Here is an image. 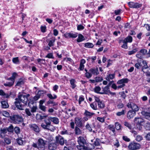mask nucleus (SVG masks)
<instances>
[{
	"instance_id": "a19ab883",
	"label": "nucleus",
	"mask_w": 150,
	"mask_h": 150,
	"mask_svg": "<svg viewBox=\"0 0 150 150\" xmlns=\"http://www.w3.org/2000/svg\"><path fill=\"white\" fill-rule=\"evenodd\" d=\"M125 110H122L121 111V112H119L116 113V115L119 116H121V115H124L125 114Z\"/></svg>"
},
{
	"instance_id": "4d7b16f0",
	"label": "nucleus",
	"mask_w": 150,
	"mask_h": 150,
	"mask_svg": "<svg viewBox=\"0 0 150 150\" xmlns=\"http://www.w3.org/2000/svg\"><path fill=\"white\" fill-rule=\"evenodd\" d=\"M37 61L40 64H44L45 62V59H38Z\"/></svg>"
},
{
	"instance_id": "4c0bfd02",
	"label": "nucleus",
	"mask_w": 150,
	"mask_h": 150,
	"mask_svg": "<svg viewBox=\"0 0 150 150\" xmlns=\"http://www.w3.org/2000/svg\"><path fill=\"white\" fill-rule=\"evenodd\" d=\"M47 96L50 99H54L57 98V96L55 95H54L53 96L50 93H48L47 94Z\"/></svg>"
},
{
	"instance_id": "de8ad7c7",
	"label": "nucleus",
	"mask_w": 150,
	"mask_h": 150,
	"mask_svg": "<svg viewBox=\"0 0 150 150\" xmlns=\"http://www.w3.org/2000/svg\"><path fill=\"white\" fill-rule=\"evenodd\" d=\"M92 76V74L91 73H90L89 72H87L85 73V76L88 79H89Z\"/></svg>"
},
{
	"instance_id": "2eb2a0df",
	"label": "nucleus",
	"mask_w": 150,
	"mask_h": 150,
	"mask_svg": "<svg viewBox=\"0 0 150 150\" xmlns=\"http://www.w3.org/2000/svg\"><path fill=\"white\" fill-rule=\"evenodd\" d=\"M78 142L79 145L84 144L86 143V140L82 137H79L78 138Z\"/></svg>"
},
{
	"instance_id": "603ef678",
	"label": "nucleus",
	"mask_w": 150,
	"mask_h": 150,
	"mask_svg": "<svg viewBox=\"0 0 150 150\" xmlns=\"http://www.w3.org/2000/svg\"><path fill=\"white\" fill-rule=\"evenodd\" d=\"M124 125L125 126L128 127L129 129H131L132 128V126L128 122H125L124 123Z\"/></svg>"
},
{
	"instance_id": "49530a36",
	"label": "nucleus",
	"mask_w": 150,
	"mask_h": 150,
	"mask_svg": "<svg viewBox=\"0 0 150 150\" xmlns=\"http://www.w3.org/2000/svg\"><path fill=\"white\" fill-rule=\"evenodd\" d=\"M25 16L26 15L25 14L23 13H21L20 14V16L22 19V20L21 21H19V22L21 23H23V22L24 18Z\"/></svg>"
},
{
	"instance_id": "cd10ccee",
	"label": "nucleus",
	"mask_w": 150,
	"mask_h": 150,
	"mask_svg": "<svg viewBox=\"0 0 150 150\" xmlns=\"http://www.w3.org/2000/svg\"><path fill=\"white\" fill-rule=\"evenodd\" d=\"M2 107L4 108H8L9 105L8 103L6 101H3L1 102Z\"/></svg>"
},
{
	"instance_id": "aec40b11",
	"label": "nucleus",
	"mask_w": 150,
	"mask_h": 150,
	"mask_svg": "<svg viewBox=\"0 0 150 150\" xmlns=\"http://www.w3.org/2000/svg\"><path fill=\"white\" fill-rule=\"evenodd\" d=\"M129 80L127 78H124L119 80L117 82V84H123L127 83L129 81Z\"/></svg>"
},
{
	"instance_id": "a18cd8bd",
	"label": "nucleus",
	"mask_w": 150,
	"mask_h": 150,
	"mask_svg": "<svg viewBox=\"0 0 150 150\" xmlns=\"http://www.w3.org/2000/svg\"><path fill=\"white\" fill-rule=\"evenodd\" d=\"M96 82H100L103 80V77L101 76L96 77L95 78Z\"/></svg>"
},
{
	"instance_id": "5701e85b",
	"label": "nucleus",
	"mask_w": 150,
	"mask_h": 150,
	"mask_svg": "<svg viewBox=\"0 0 150 150\" xmlns=\"http://www.w3.org/2000/svg\"><path fill=\"white\" fill-rule=\"evenodd\" d=\"M7 132V130L6 128H1L0 129L1 137L2 138H4L5 136V134Z\"/></svg>"
},
{
	"instance_id": "e433bc0d",
	"label": "nucleus",
	"mask_w": 150,
	"mask_h": 150,
	"mask_svg": "<svg viewBox=\"0 0 150 150\" xmlns=\"http://www.w3.org/2000/svg\"><path fill=\"white\" fill-rule=\"evenodd\" d=\"M26 142L24 138L19 137V145H23L25 144Z\"/></svg>"
},
{
	"instance_id": "774afa93",
	"label": "nucleus",
	"mask_w": 150,
	"mask_h": 150,
	"mask_svg": "<svg viewBox=\"0 0 150 150\" xmlns=\"http://www.w3.org/2000/svg\"><path fill=\"white\" fill-rule=\"evenodd\" d=\"M122 138L125 141L129 142L130 141V139L129 138H128L127 136H123L122 137Z\"/></svg>"
},
{
	"instance_id": "680f3d73",
	"label": "nucleus",
	"mask_w": 150,
	"mask_h": 150,
	"mask_svg": "<svg viewBox=\"0 0 150 150\" xmlns=\"http://www.w3.org/2000/svg\"><path fill=\"white\" fill-rule=\"evenodd\" d=\"M7 131L9 132H12L13 131V127L12 125H10L8 129H6Z\"/></svg>"
},
{
	"instance_id": "9b49d317",
	"label": "nucleus",
	"mask_w": 150,
	"mask_h": 150,
	"mask_svg": "<svg viewBox=\"0 0 150 150\" xmlns=\"http://www.w3.org/2000/svg\"><path fill=\"white\" fill-rule=\"evenodd\" d=\"M144 120L141 117H136L134 119V121L136 123L140 125H142Z\"/></svg>"
},
{
	"instance_id": "c756f323",
	"label": "nucleus",
	"mask_w": 150,
	"mask_h": 150,
	"mask_svg": "<svg viewBox=\"0 0 150 150\" xmlns=\"http://www.w3.org/2000/svg\"><path fill=\"white\" fill-rule=\"evenodd\" d=\"M55 40L56 39L54 37H52V40H51L49 41L48 43V45L50 47L54 46V43L55 42Z\"/></svg>"
},
{
	"instance_id": "2f4dec72",
	"label": "nucleus",
	"mask_w": 150,
	"mask_h": 150,
	"mask_svg": "<svg viewBox=\"0 0 150 150\" xmlns=\"http://www.w3.org/2000/svg\"><path fill=\"white\" fill-rule=\"evenodd\" d=\"M138 50V48H134L132 50L128 52V54L129 55H131L134 54Z\"/></svg>"
},
{
	"instance_id": "1a4fd4ad",
	"label": "nucleus",
	"mask_w": 150,
	"mask_h": 150,
	"mask_svg": "<svg viewBox=\"0 0 150 150\" xmlns=\"http://www.w3.org/2000/svg\"><path fill=\"white\" fill-rule=\"evenodd\" d=\"M64 36L66 38H75L78 36V34L76 33H66L64 34Z\"/></svg>"
},
{
	"instance_id": "b1692460",
	"label": "nucleus",
	"mask_w": 150,
	"mask_h": 150,
	"mask_svg": "<svg viewBox=\"0 0 150 150\" xmlns=\"http://www.w3.org/2000/svg\"><path fill=\"white\" fill-rule=\"evenodd\" d=\"M60 134L63 135H69L70 134V132L68 130L64 129L60 132Z\"/></svg>"
},
{
	"instance_id": "8fccbe9b",
	"label": "nucleus",
	"mask_w": 150,
	"mask_h": 150,
	"mask_svg": "<svg viewBox=\"0 0 150 150\" xmlns=\"http://www.w3.org/2000/svg\"><path fill=\"white\" fill-rule=\"evenodd\" d=\"M139 52L140 53H141L142 54L144 55L146 54L147 52V50L146 49H143L141 50Z\"/></svg>"
},
{
	"instance_id": "6ab92c4d",
	"label": "nucleus",
	"mask_w": 150,
	"mask_h": 150,
	"mask_svg": "<svg viewBox=\"0 0 150 150\" xmlns=\"http://www.w3.org/2000/svg\"><path fill=\"white\" fill-rule=\"evenodd\" d=\"M77 148L79 150H89L88 148L84 144L77 145Z\"/></svg>"
},
{
	"instance_id": "473e14b6",
	"label": "nucleus",
	"mask_w": 150,
	"mask_h": 150,
	"mask_svg": "<svg viewBox=\"0 0 150 150\" xmlns=\"http://www.w3.org/2000/svg\"><path fill=\"white\" fill-rule=\"evenodd\" d=\"M98 108L100 109H103L105 106L104 103L102 101H100L98 103Z\"/></svg>"
},
{
	"instance_id": "4be33fe9",
	"label": "nucleus",
	"mask_w": 150,
	"mask_h": 150,
	"mask_svg": "<svg viewBox=\"0 0 150 150\" xmlns=\"http://www.w3.org/2000/svg\"><path fill=\"white\" fill-rule=\"evenodd\" d=\"M142 63L143 64V66L142 67V70L144 72L146 73V71H145L144 69H146L148 68L147 63L146 61L143 60L142 61Z\"/></svg>"
},
{
	"instance_id": "bb28decb",
	"label": "nucleus",
	"mask_w": 150,
	"mask_h": 150,
	"mask_svg": "<svg viewBox=\"0 0 150 150\" xmlns=\"http://www.w3.org/2000/svg\"><path fill=\"white\" fill-rule=\"evenodd\" d=\"M85 40V39L84 36L81 34H79L78 35V37L76 41L79 42H81Z\"/></svg>"
},
{
	"instance_id": "20e7f679",
	"label": "nucleus",
	"mask_w": 150,
	"mask_h": 150,
	"mask_svg": "<svg viewBox=\"0 0 150 150\" xmlns=\"http://www.w3.org/2000/svg\"><path fill=\"white\" fill-rule=\"evenodd\" d=\"M75 122L77 126L82 127L83 126L84 122L81 118L78 117L75 118Z\"/></svg>"
},
{
	"instance_id": "f704fd0d",
	"label": "nucleus",
	"mask_w": 150,
	"mask_h": 150,
	"mask_svg": "<svg viewBox=\"0 0 150 150\" xmlns=\"http://www.w3.org/2000/svg\"><path fill=\"white\" fill-rule=\"evenodd\" d=\"M85 47L88 48H92L94 46V45L91 43L87 42L85 44Z\"/></svg>"
},
{
	"instance_id": "e2e57ef3",
	"label": "nucleus",
	"mask_w": 150,
	"mask_h": 150,
	"mask_svg": "<svg viewBox=\"0 0 150 150\" xmlns=\"http://www.w3.org/2000/svg\"><path fill=\"white\" fill-rule=\"evenodd\" d=\"M37 109V106H33L31 108V111L32 112H36Z\"/></svg>"
},
{
	"instance_id": "052dcab7",
	"label": "nucleus",
	"mask_w": 150,
	"mask_h": 150,
	"mask_svg": "<svg viewBox=\"0 0 150 150\" xmlns=\"http://www.w3.org/2000/svg\"><path fill=\"white\" fill-rule=\"evenodd\" d=\"M19 60L18 57L13 58L12 59V61L14 64H17Z\"/></svg>"
},
{
	"instance_id": "423d86ee",
	"label": "nucleus",
	"mask_w": 150,
	"mask_h": 150,
	"mask_svg": "<svg viewBox=\"0 0 150 150\" xmlns=\"http://www.w3.org/2000/svg\"><path fill=\"white\" fill-rule=\"evenodd\" d=\"M27 101L28 98L25 94L22 95L19 94V104L22 102L24 105H26Z\"/></svg>"
},
{
	"instance_id": "39448f33",
	"label": "nucleus",
	"mask_w": 150,
	"mask_h": 150,
	"mask_svg": "<svg viewBox=\"0 0 150 150\" xmlns=\"http://www.w3.org/2000/svg\"><path fill=\"white\" fill-rule=\"evenodd\" d=\"M128 4L129 7L132 8H138L141 7L142 6V4L135 3L132 1L128 2Z\"/></svg>"
},
{
	"instance_id": "09e8293b",
	"label": "nucleus",
	"mask_w": 150,
	"mask_h": 150,
	"mask_svg": "<svg viewBox=\"0 0 150 150\" xmlns=\"http://www.w3.org/2000/svg\"><path fill=\"white\" fill-rule=\"evenodd\" d=\"M46 93V91H40L38 92L37 94L40 97L42 95H43Z\"/></svg>"
},
{
	"instance_id": "72a5a7b5",
	"label": "nucleus",
	"mask_w": 150,
	"mask_h": 150,
	"mask_svg": "<svg viewBox=\"0 0 150 150\" xmlns=\"http://www.w3.org/2000/svg\"><path fill=\"white\" fill-rule=\"evenodd\" d=\"M75 82L76 81L74 79H72L70 80L71 86L73 89H74L76 87V85L75 84Z\"/></svg>"
},
{
	"instance_id": "f257e3e1",
	"label": "nucleus",
	"mask_w": 150,
	"mask_h": 150,
	"mask_svg": "<svg viewBox=\"0 0 150 150\" xmlns=\"http://www.w3.org/2000/svg\"><path fill=\"white\" fill-rule=\"evenodd\" d=\"M51 121L56 124H58L59 122V119L57 117H49L45 120V123H42L41 126L44 129L53 132L55 129V128L51 125Z\"/></svg>"
},
{
	"instance_id": "69168bd1",
	"label": "nucleus",
	"mask_w": 150,
	"mask_h": 150,
	"mask_svg": "<svg viewBox=\"0 0 150 150\" xmlns=\"http://www.w3.org/2000/svg\"><path fill=\"white\" fill-rule=\"evenodd\" d=\"M94 144L96 146H98L100 145V140L96 139L94 142Z\"/></svg>"
},
{
	"instance_id": "dca6fc26",
	"label": "nucleus",
	"mask_w": 150,
	"mask_h": 150,
	"mask_svg": "<svg viewBox=\"0 0 150 150\" xmlns=\"http://www.w3.org/2000/svg\"><path fill=\"white\" fill-rule=\"evenodd\" d=\"M141 113L145 119L150 121V112L142 111Z\"/></svg>"
},
{
	"instance_id": "6e6552de",
	"label": "nucleus",
	"mask_w": 150,
	"mask_h": 150,
	"mask_svg": "<svg viewBox=\"0 0 150 150\" xmlns=\"http://www.w3.org/2000/svg\"><path fill=\"white\" fill-rule=\"evenodd\" d=\"M57 143L61 145H63L64 144V138L59 135H58L55 137Z\"/></svg>"
},
{
	"instance_id": "ea45409f",
	"label": "nucleus",
	"mask_w": 150,
	"mask_h": 150,
	"mask_svg": "<svg viewBox=\"0 0 150 150\" xmlns=\"http://www.w3.org/2000/svg\"><path fill=\"white\" fill-rule=\"evenodd\" d=\"M86 129H88L90 132H93V133H95V131H93L92 129L91 128V127L88 123H87L86 125Z\"/></svg>"
},
{
	"instance_id": "338daca9",
	"label": "nucleus",
	"mask_w": 150,
	"mask_h": 150,
	"mask_svg": "<svg viewBox=\"0 0 150 150\" xmlns=\"http://www.w3.org/2000/svg\"><path fill=\"white\" fill-rule=\"evenodd\" d=\"M4 141L7 144H9L11 143V140L7 138H5L4 139Z\"/></svg>"
},
{
	"instance_id": "393cba45",
	"label": "nucleus",
	"mask_w": 150,
	"mask_h": 150,
	"mask_svg": "<svg viewBox=\"0 0 150 150\" xmlns=\"http://www.w3.org/2000/svg\"><path fill=\"white\" fill-rule=\"evenodd\" d=\"M115 77L114 74H110L108 75L105 77V79L108 81H109L110 80L113 79Z\"/></svg>"
},
{
	"instance_id": "f8f14e48",
	"label": "nucleus",
	"mask_w": 150,
	"mask_h": 150,
	"mask_svg": "<svg viewBox=\"0 0 150 150\" xmlns=\"http://www.w3.org/2000/svg\"><path fill=\"white\" fill-rule=\"evenodd\" d=\"M11 122L14 123H18L19 122V117L17 115H14L10 117Z\"/></svg>"
},
{
	"instance_id": "5fc2aeb1",
	"label": "nucleus",
	"mask_w": 150,
	"mask_h": 150,
	"mask_svg": "<svg viewBox=\"0 0 150 150\" xmlns=\"http://www.w3.org/2000/svg\"><path fill=\"white\" fill-rule=\"evenodd\" d=\"M101 90V88L99 86H96L95 88V92L100 94V92L99 91Z\"/></svg>"
},
{
	"instance_id": "9d476101",
	"label": "nucleus",
	"mask_w": 150,
	"mask_h": 150,
	"mask_svg": "<svg viewBox=\"0 0 150 150\" xmlns=\"http://www.w3.org/2000/svg\"><path fill=\"white\" fill-rule=\"evenodd\" d=\"M57 143L54 142H50L48 145V149L50 150H55L57 148Z\"/></svg>"
},
{
	"instance_id": "ddd939ff",
	"label": "nucleus",
	"mask_w": 150,
	"mask_h": 150,
	"mask_svg": "<svg viewBox=\"0 0 150 150\" xmlns=\"http://www.w3.org/2000/svg\"><path fill=\"white\" fill-rule=\"evenodd\" d=\"M29 127L32 129L37 132H38L40 131L39 127L35 124H32L30 125Z\"/></svg>"
},
{
	"instance_id": "a878e982",
	"label": "nucleus",
	"mask_w": 150,
	"mask_h": 150,
	"mask_svg": "<svg viewBox=\"0 0 150 150\" xmlns=\"http://www.w3.org/2000/svg\"><path fill=\"white\" fill-rule=\"evenodd\" d=\"M8 80H10L11 81L7 82L4 84V85L5 86H11L13 85V84L14 81L13 79H8Z\"/></svg>"
},
{
	"instance_id": "0eeeda50",
	"label": "nucleus",
	"mask_w": 150,
	"mask_h": 150,
	"mask_svg": "<svg viewBox=\"0 0 150 150\" xmlns=\"http://www.w3.org/2000/svg\"><path fill=\"white\" fill-rule=\"evenodd\" d=\"M38 149L44 150L45 149V143L44 141L42 139H39L38 140Z\"/></svg>"
},
{
	"instance_id": "0e129e2a",
	"label": "nucleus",
	"mask_w": 150,
	"mask_h": 150,
	"mask_svg": "<svg viewBox=\"0 0 150 150\" xmlns=\"http://www.w3.org/2000/svg\"><path fill=\"white\" fill-rule=\"evenodd\" d=\"M135 66L137 69H139L142 67V65L141 63L138 62L135 64Z\"/></svg>"
},
{
	"instance_id": "864d4df0",
	"label": "nucleus",
	"mask_w": 150,
	"mask_h": 150,
	"mask_svg": "<svg viewBox=\"0 0 150 150\" xmlns=\"http://www.w3.org/2000/svg\"><path fill=\"white\" fill-rule=\"evenodd\" d=\"M16 101L14 102L15 105L17 109H19V100L17 98H16Z\"/></svg>"
},
{
	"instance_id": "c85d7f7f",
	"label": "nucleus",
	"mask_w": 150,
	"mask_h": 150,
	"mask_svg": "<svg viewBox=\"0 0 150 150\" xmlns=\"http://www.w3.org/2000/svg\"><path fill=\"white\" fill-rule=\"evenodd\" d=\"M132 41V36H127L124 40V42L127 43V42H131Z\"/></svg>"
},
{
	"instance_id": "7c9ffc66",
	"label": "nucleus",
	"mask_w": 150,
	"mask_h": 150,
	"mask_svg": "<svg viewBox=\"0 0 150 150\" xmlns=\"http://www.w3.org/2000/svg\"><path fill=\"white\" fill-rule=\"evenodd\" d=\"M90 106L92 108L95 110L98 109L97 104L96 102H94L90 105Z\"/></svg>"
},
{
	"instance_id": "bf43d9fd",
	"label": "nucleus",
	"mask_w": 150,
	"mask_h": 150,
	"mask_svg": "<svg viewBox=\"0 0 150 150\" xmlns=\"http://www.w3.org/2000/svg\"><path fill=\"white\" fill-rule=\"evenodd\" d=\"M109 129L112 131L113 133L115 132V129L114 126L112 125H110L108 126Z\"/></svg>"
},
{
	"instance_id": "c03bdc74",
	"label": "nucleus",
	"mask_w": 150,
	"mask_h": 150,
	"mask_svg": "<svg viewBox=\"0 0 150 150\" xmlns=\"http://www.w3.org/2000/svg\"><path fill=\"white\" fill-rule=\"evenodd\" d=\"M2 113L3 115L5 117H8L10 115L9 113L6 111H3Z\"/></svg>"
},
{
	"instance_id": "3c124183",
	"label": "nucleus",
	"mask_w": 150,
	"mask_h": 150,
	"mask_svg": "<svg viewBox=\"0 0 150 150\" xmlns=\"http://www.w3.org/2000/svg\"><path fill=\"white\" fill-rule=\"evenodd\" d=\"M47 115H41L40 114H37V117H39V119L40 120L43 119L47 117Z\"/></svg>"
},
{
	"instance_id": "79ce46f5",
	"label": "nucleus",
	"mask_w": 150,
	"mask_h": 150,
	"mask_svg": "<svg viewBox=\"0 0 150 150\" xmlns=\"http://www.w3.org/2000/svg\"><path fill=\"white\" fill-rule=\"evenodd\" d=\"M116 129L117 130H120L121 129V125L118 122H116L115 123Z\"/></svg>"
},
{
	"instance_id": "7ed1b4c3",
	"label": "nucleus",
	"mask_w": 150,
	"mask_h": 150,
	"mask_svg": "<svg viewBox=\"0 0 150 150\" xmlns=\"http://www.w3.org/2000/svg\"><path fill=\"white\" fill-rule=\"evenodd\" d=\"M141 145L138 143L132 142L129 143L128 146L129 149L131 150H136L140 149Z\"/></svg>"
},
{
	"instance_id": "f3484780",
	"label": "nucleus",
	"mask_w": 150,
	"mask_h": 150,
	"mask_svg": "<svg viewBox=\"0 0 150 150\" xmlns=\"http://www.w3.org/2000/svg\"><path fill=\"white\" fill-rule=\"evenodd\" d=\"M89 72L91 74L95 75H97L99 74L98 70V68H91L89 70Z\"/></svg>"
},
{
	"instance_id": "4468645a",
	"label": "nucleus",
	"mask_w": 150,
	"mask_h": 150,
	"mask_svg": "<svg viewBox=\"0 0 150 150\" xmlns=\"http://www.w3.org/2000/svg\"><path fill=\"white\" fill-rule=\"evenodd\" d=\"M94 114V113L90 112L87 110H85L84 113V115L85 116L88 117L89 118H91Z\"/></svg>"
},
{
	"instance_id": "412c9836",
	"label": "nucleus",
	"mask_w": 150,
	"mask_h": 150,
	"mask_svg": "<svg viewBox=\"0 0 150 150\" xmlns=\"http://www.w3.org/2000/svg\"><path fill=\"white\" fill-rule=\"evenodd\" d=\"M86 63V61L85 59H83L81 60L80 64L79 69L80 70H83L84 67V64Z\"/></svg>"
},
{
	"instance_id": "f03ea898",
	"label": "nucleus",
	"mask_w": 150,
	"mask_h": 150,
	"mask_svg": "<svg viewBox=\"0 0 150 150\" xmlns=\"http://www.w3.org/2000/svg\"><path fill=\"white\" fill-rule=\"evenodd\" d=\"M127 106L132 110H129L127 114V117L129 119L132 118L136 115V112L139 111V108L138 106L134 103L129 101L127 104Z\"/></svg>"
},
{
	"instance_id": "a211bd4d",
	"label": "nucleus",
	"mask_w": 150,
	"mask_h": 150,
	"mask_svg": "<svg viewBox=\"0 0 150 150\" xmlns=\"http://www.w3.org/2000/svg\"><path fill=\"white\" fill-rule=\"evenodd\" d=\"M103 92L100 93L101 94H106L109 95V93L110 92V90H109V86H106L104 88H103Z\"/></svg>"
},
{
	"instance_id": "37998d69",
	"label": "nucleus",
	"mask_w": 150,
	"mask_h": 150,
	"mask_svg": "<svg viewBox=\"0 0 150 150\" xmlns=\"http://www.w3.org/2000/svg\"><path fill=\"white\" fill-rule=\"evenodd\" d=\"M17 76L18 74L14 72L12 74V77L9 78L8 79H13L14 80V82L15 79Z\"/></svg>"
},
{
	"instance_id": "6e6d98bb",
	"label": "nucleus",
	"mask_w": 150,
	"mask_h": 150,
	"mask_svg": "<svg viewBox=\"0 0 150 150\" xmlns=\"http://www.w3.org/2000/svg\"><path fill=\"white\" fill-rule=\"evenodd\" d=\"M143 55L142 54L140 53V52H138V53L136 54V57L139 59H141L142 58L143 56Z\"/></svg>"
},
{
	"instance_id": "c9c22d12",
	"label": "nucleus",
	"mask_w": 150,
	"mask_h": 150,
	"mask_svg": "<svg viewBox=\"0 0 150 150\" xmlns=\"http://www.w3.org/2000/svg\"><path fill=\"white\" fill-rule=\"evenodd\" d=\"M75 133L76 135H80L82 133L80 129L77 127H76L75 128Z\"/></svg>"
},
{
	"instance_id": "13d9d810",
	"label": "nucleus",
	"mask_w": 150,
	"mask_h": 150,
	"mask_svg": "<svg viewBox=\"0 0 150 150\" xmlns=\"http://www.w3.org/2000/svg\"><path fill=\"white\" fill-rule=\"evenodd\" d=\"M142 137L141 136L139 135L137 136L136 139L138 142H140L142 139Z\"/></svg>"
},
{
	"instance_id": "58836bf2",
	"label": "nucleus",
	"mask_w": 150,
	"mask_h": 150,
	"mask_svg": "<svg viewBox=\"0 0 150 150\" xmlns=\"http://www.w3.org/2000/svg\"><path fill=\"white\" fill-rule=\"evenodd\" d=\"M144 127L146 130H150V123L147 122L146 123L144 126Z\"/></svg>"
}]
</instances>
